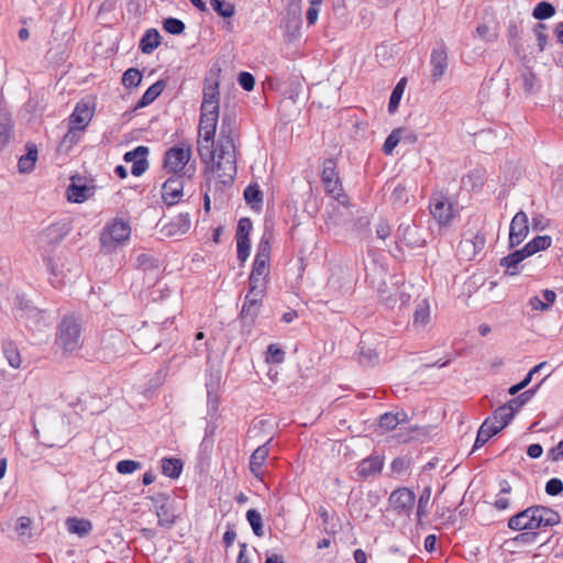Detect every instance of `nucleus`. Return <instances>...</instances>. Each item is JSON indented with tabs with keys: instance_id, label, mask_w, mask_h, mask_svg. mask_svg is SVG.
I'll list each match as a JSON object with an SVG mask.
<instances>
[{
	"instance_id": "nucleus-1",
	"label": "nucleus",
	"mask_w": 563,
	"mask_h": 563,
	"mask_svg": "<svg viewBox=\"0 0 563 563\" xmlns=\"http://www.w3.org/2000/svg\"><path fill=\"white\" fill-rule=\"evenodd\" d=\"M198 152L201 157L210 156L213 165L212 173L223 185L233 183L236 176V148H217L211 150L210 145L199 143Z\"/></svg>"
},
{
	"instance_id": "nucleus-2",
	"label": "nucleus",
	"mask_w": 563,
	"mask_h": 563,
	"mask_svg": "<svg viewBox=\"0 0 563 563\" xmlns=\"http://www.w3.org/2000/svg\"><path fill=\"white\" fill-rule=\"evenodd\" d=\"M82 325L78 318L73 314L62 318L55 339V345L64 353H74L82 345Z\"/></svg>"
},
{
	"instance_id": "nucleus-3",
	"label": "nucleus",
	"mask_w": 563,
	"mask_h": 563,
	"mask_svg": "<svg viewBox=\"0 0 563 563\" xmlns=\"http://www.w3.org/2000/svg\"><path fill=\"white\" fill-rule=\"evenodd\" d=\"M131 227L122 219H114L107 223L100 234V246L106 253L114 252L120 245L130 239Z\"/></svg>"
},
{
	"instance_id": "nucleus-4",
	"label": "nucleus",
	"mask_w": 563,
	"mask_h": 563,
	"mask_svg": "<svg viewBox=\"0 0 563 563\" xmlns=\"http://www.w3.org/2000/svg\"><path fill=\"white\" fill-rule=\"evenodd\" d=\"M321 179L328 195H330L342 205L347 202V197L343 192L342 184L336 170V163L334 159L327 158L323 161Z\"/></svg>"
},
{
	"instance_id": "nucleus-5",
	"label": "nucleus",
	"mask_w": 563,
	"mask_h": 563,
	"mask_svg": "<svg viewBox=\"0 0 563 563\" xmlns=\"http://www.w3.org/2000/svg\"><path fill=\"white\" fill-rule=\"evenodd\" d=\"M430 212L440 225H449L457 214V207L442 192L430 197Z\"/></svg>"
},
{
	"instance_id": "nucleus-6",
	"label": "nucleus",
	"mask_w": 563,
	"mask_h": 563,
	"mask_svg": "<svg viewBox=\"0 0 563 563\" xmlns=\"http://www.w3.org/2000/svg\"><path fill=\"white\" fill-rule=\"evenodd\" d=\"M131 343L121 332H111L102 339L100 356L104 362H112L129 351Z\"/></svg>"
},
{
	"instance_id": "nucleus-7",
	"label": "nucleus",
	"mask_w": 563,
	"mask_h": 563,
	"mask_svg": "<svg viewBox=\"0 0 563 563\" xmlns=\"http://www.w3.org/2000/svg\"><path fill=\"white\" fill-rule=\"evenodd\" d=\"M191 150L188 145H175L166 151L164 155V168L168 173L178 174L189 163Z\"/></svg>"
},
{
	"instance_id": "nucleus-8",
	"label": "nucleus",
	"mask_w": 563,
	"mask_h": 563,
	"mask_svg": "<svg viewBox=\"0 0 563 563\" xmlns=\"http://www.w3.org/2000/svg\"><path fill=\"white\" fill-rule=\"evenodd\" d=\"M238 123L235 117L224 114L220 125V132L213 146L217 148H236Z\"/></svg>"
},
{
	"instance_id": "nucleus-9",
	"label": "nucleus",
	"mask_w": 563,
	"mask_h": 563,
	"mask_svg": "<svg viewBox=\"0 0 563 563\" xmlns=\"http://www.w3.org/2000/svg\"><path fill=\"white\" fill-rule=\"evenodd\" d=\"M14 316L16 320L23 322L25 327L32 330L45 325L46 321L45 311L22 301H20V306L15 309Z\"/></svg>"
},
{
	"instance_id": "nucleus-10",
	"label": "nucleus",
	"mask_w": 563,
	"mask_h": 563,
	"mask_svg": "<svg viewBox=\"0 0 563 563\" xmlns=\"http://www.w3.org/2000/svg\"><path fill=\"white\" fill-rule=\"evenodd\" d=\"M161 331L162 329L158 325L139 329L134 334V346L139 347L141 351L157 349L162 344V339L157 338V333H161Z\"/></svg>"
},
{
	"instance_id": "nucleus-11",
	"label": "nucleus",
	"mask_w": 563,
	"mask_h": 563,
	"mask_svg": "<svg viewBox=\"0 0 563 563\" xmlns=\"http://www.w3.org/2000/svg\"><path fill=\"white\" fill-rule=\"evenodd\" d=\"M416 496L408 488H398L389 496V504L394 511L398 515H408L415 506Z\"/></svg>"
},
{
	"instance_id": "nucleus-12",
	"label": "nucleus",
	"mask_w": 563,
	"mask_h": 563,
	"mask_svg": "<svg viewBox=\"0 0 563 563\" xmlns=\"http://www.w3.org/2000/svg\"><path fill=\"white\" fill-rule=\"evenodd\" d=\"M448 51L443 41L439 42L431 51L430 66L432 80L439 81L448 68Z\"/></svg>"
},
{
	"instance_id": "nucleus-13",
	"label": "nucleus",
	"mask_w": 563,
	"mask_h": 563,
	"mask_svg": "<svg viewBox=\"0 0 563 563\" xmlns=\"http://www.w3.org/2000/svg\"><path fill=\"white\" fill-rule=\"evenodd\" d=\"M264 290H251L245 296L244 303L241 310V319L244 323L253 324L261 307V301L263 297Z\"/></svg>"
},
{
	"instance_id": "nucleus-14",
	"label": "nucleus",
	"mask_w": 563,
	"mask_h": 563,
	"mask_svg": "<svg viewBox=\"0 0 563 563\" xmlns=\"http://www.w3.org/2000/svg\"><path fill=\"white\" fill-rule=\"evenodd\" d=\"M529 233L528 216L523 211H518L511 220L509 230V246L519 245Z\"/></svg>"
},
{
	"instance_id": "nucleus-15",
	"label": "nucleus",
	"mask_w": 563,
	"mask_h": 563,
	"mask_svg": "<svg viewBox=\"0 0 563 563\" xmlns=\"http://www.w3.org/2000/svg\"><path fill=\"white\" fill-rule=\"evenodd\" d=\"M184 194V180L181 176L169 177L162 186V199L168 206L178 203Z\"/></svg>"
},
{
	"instance_id": "nucleus-16",
	"label": "nucleus",
	"mask_w": 563,
	"mask_h": 563,
	"mask_svg": "<svg viewBox=\"0 0 563 563\" xmlns=\"http://www.w3.org/2000/svg\"><path fill=\"white\" fill-rule=\"evenodd\" d=\"M536 514V506L529 507L512 516L508 521V527L518 531L538 529Z\"/></svg>"
},
{
	"instance_id": "nucleus-17",
	"label": "nucleus",
	"mask_w": 563,
	"mask_h": 563,
	"mask_svg": "<svg viewBox=\"0 0 563 563\" xmlns=\"http://www.w3.org/2000/svg\"><path fill=\"white\" fill-rule=\"evenodd\" d=\"M268 274L269 262L263 260H254L253 268L249 278L251 290H265L266 278Z\"/></svg>"
},
{
	"instance_id": "nucleus-18",
	"label": "nucleus",
	"mask_w": 563,
	"mask_h": 563,
	"mask_svg": "<svg viewBox=\"0 0 563 563\" xmlns=\"http://www.w3.org/2000/svg\"><path fill=\"white\" fill-rule=\"evenodd\" d=\"M396 238L404 244L417 247L422 244L417 225L409 219L402 221L397 229Z\"/></svg>"
},
{
	"instance_id": "nucleus-19",
	"label": "nucleus",
	"mask_w": 563,
	"mask_h": 563,
	"mask_svg": "<svg viewBox=\"0 0 563 563\" xmlns=\"http://www.w3.org/2000/svg\"><path fill=\"white\" fill-rule=\"evenodd\" d=\"M190 225L191 221L189 213H179L174 220L162 227L161 233L165 238L183 235L188 232Z\"/></svg>"
},
{
	"instance_id": "nucleus-20",
	"label": "nucleus",
	"mask_w": 563,
	"mask_h": 563,
	"mask_svg": "<svg viewBox=\"0 0 563 563\" xmlns=\"http://www.w3.org/2000/svg\"><path fill=\"white\" fill-rule=\"evenodd\" d=\"M93 111L86 102H78L70 115L69 124L84 130L91 121Z\"/></svg>"
},
{
	"instance_id": "nucleus-21",
	"label": "nucleus",
	"mask_w": 563,
	"mask_h": 563,
	"mask_svg": "<svg viewBox=\"0 0 563 563\" xmlns=\"http://www.w3.org/2000/svg\"><path fill=\"white\" fill-rule=\"evenodd\" d=\"M76 180H80V178H71V184L67 187V197L69 201L81 203L93 194V188L77 184Z\"/></svg>"
},
{
	"instance_id": "nucleus-22",
	"label": "nucleus",
	"mask_w": 563,
	"mask_h": 563,
	"mask_svg": "<svg viewBox=\"0 0 563 563\" xmlns=\"http://www.w3.org/2000/svg\"><path fill=\"white\" fill-rule=\"evenodd\" d=\"M219 119L214 118H201L199 120V137L205 142V145H214V135Z\"/></svg>"
},
{
	"instance_id": "nucleus-23",
	"label": "nucleus",
	"mask_w": 563,
	"mask_h": 563,
	"mask_svg": "<svg viewBox=\"0 0 563 563\" xmlns=\"http://www.w3.org/2000/svg\"><path fill=\"white\" fill-rule=\"evenodd\" d=\"M384 462L380 456H369L364 459L357 466V474L361 477L367 478L369 476L380 473Z\"/></svg>"
},
{
	"instance_id": "nucleus-24",
	"label": "nucleus",
	"mask_w": 563,
	"mask_h": 563,
	"mask_svg": "<svg viewBox=\"0 0 563 563\" xmlns=\"http://www.w3.org/2000/svg\"><path fill=\"white\" fill-rule=\"evenodd\" d=\"M536 512L538 529L541 527H552L560 522V515L551 508L536 506Z\"/></svg>"
},
{
	"instance_id": "nucleus-25",
	"label": "nucleus",
	"mask_w": 563,
	"mask_h": 563,
	"mask_svg": "<svg viewBox=\"0 0 563 563\" xmlns=\"http://www.w3.org/2000/svg\"><path fill=\"white\" fill-rule=\"evenodd\" d=\"M498 432L499 430L495 427V422H492V419H485L478 429L473 451L485 445L487 441Z\"/></svg>"
},
{
	"instance_id": "nucleus-26",
	"label": "nucleus",
	"mask_w": 563,
	"mask_h": 563,
	"mask_svg": "<svg viewBox=\"0 0 563 563\" xmlns=\"http://www.w3.org/2000/svg\"><path fill=\"white\" fill-rule=\"evenodd\" d=\"M429 321H430V305H429V301L424 298L421 301H419L416 306L412 325L417 330L424 329L426 325L429 323Z\"/></svg>"
},
{
	"instance_id": "nucleus-27",
	"label": "nucleus",
	"mask_w": 563,
	"mask_h": 563,
	"mask_svg": "<svg viewBox=\"0 0 563 563\" xmlns=\"http://www.w3.org/2000/svg\"><path fill=\"white\" fill-rule=\"evenodd\" d=\"M156 516L158 519V525L163 528H172L176 521V515L174 511L173 501L167 504L157 505L156 507Z\"/></svg>"
},
{
	"instance_id": "nucleus-28",
	"label": "nucleus",
	"mask_w": 563,
	"mask_h": 563,
	"mask_svg": "<svg viewBox=\"0 0 563 563\" xmlns=\"http://www.w3.org/2000/svg\"><path fill=\"white\" fill-rule=\"evenodd\" d=\"M301 24V5L288 4L287 16H286V30L292 36L299 33Z\"/></svg>"
},
{
	"instance_id": "nucleus-29",
	"label": "nucleus",
	"mask_w": 563,
	"mask_h": 563,
	"mask_svg": "<svg viewBox=\"0 0 563 563\" xmlns=\"http://www.w3.org/2000/svg\"><path fill=\"white\" fill-rule=\"evenodd\" d=\"M26 154L22 155L18 162L20 173H30L34 169L35 162L37 159V147L33 143L25 145Z\"/></svg>"
},
{
	"instance_id": "nucleus-30",
	"label": "nucleus",
	"mask_w": 563,
	"mask_h": 563,
	"mask_svg": "<svg viewBox=\"0 0 563 563\" xmlns=\"http://www.w3.org/2000/svg\"><path fill=\"white\" fill-rule=\"evenodd\" d=\"M408 419V415L405 411H398L396 413L386 412L379 418V427L384 430L390 431L398 424L406 423Z\"/></svg>"
},
{
	"instance_id": "nucleus-31",
	"label": "nucleus",
	"mask_w": 563,
	"mask_h": 563,
	"mask_svg": "<svg viewBox=\"0 0 563 563\" xmlns=\"http://www.w3.org/2000/svg\"><path fill=\"white\" fill-rule=\"evenodd\" d=\"M65 525L70 533L80 538L88 536L92 530V523L87 519L71 517L66 520Z\"/></svg>"
},
{
	"instance_id": "nucleus-32",
	"label": "nucleus",
	"mask_w": 563,
	"mask_h": 563,
	"mask_svg": "<svg viewBox=\"0 0 563 563\" xmlns=\"http://www.w3.org/2000/svg\"><path fill=\"white\" fill-rule=\"evenodd\" d=\"M161 44V35L156 29H150L140 41V48L144 54H151Z\"/></svg>"
},
{
	"instance_id": "nucleus-33",
	"label": "nucleus",
	"mask_w": 563,
	"mask_h": 563,
	"mask_svg": "<svg viewBox=\"0 0 563 563\" xmlns=\"http://www.w3.org/2000/svg\"><path fill=\"white\" fill-rule=\"evenodd\" d=\"M2 354L12 368L16 369L21 367L22 358L15 343L4 341L2 343Z\"/></svg>"
},
{
	"instance_id": "nucleus-34",
	"label": "nucleus",
	"mask_w": 563,
	"mask_h": 563,
	"mask_svg": "<svg viewBox=\"0 0 563 563\" xmlns=\"http://www.w3.org/2000/svg\"><path fill=\"white\" fill-rule=\"evenodd\" d=\"M165 82L158 80L147 88L141 99L137 101L135 109L144 108L151 104L164 90Z\"/></svg>"
},
{
	"instance_id": "nucleus-35",
	"label": "nucleus",
	"mask_w": 563,
	"mask_h": 563,
	"mask_svg": "<svg viewBox=\"0 0 563 563\" xmlns=\"http://www.w3.org/2000/svg\"><path fill=\"white\" fill-rule=\"evenodd\" d=\"M515 413L510 410L507 405L498 407L490 417L492 422H495V427L501 431L514 418Z\"/></svg>"
},
{
	"instance_id": "nucleus-36",
	"label": "nucleus",
	"mask_w": 563,
	"mask_h": 563,
	"mask_svg": "<svg viewBox=\"0 0 563 563\" xmlns=\"http://www.w3.org/2000/svg\"><path fill=\"white\" fill-rule=\"evenodd\" d=\"M268 452L269 450L268 448H266V444H263L258 446L251 455L250 470L256 477H260L258 471L263 466L268 455Z\"/></svg>"
},
{
	"instance_id": "nucleus-37",
	"label": "nucleus",
	"mask_w": 563,
	"mask_h": 563,
	"mask_svg": "<svg viewBox=\"0 0 563 563\" xmlns=\"http://www.w3.org/2000/svg\"><path fill=\"white\" fill-rule=\"evenodd\" d=\"M244 199L255 210H260L263 201V192L257 184H250L244 189Z\"/></svg>"
},
{
	"instance_id": "nucleus-38",
	"label": "nucleus",
	"mask_w": 563,
	"mask_h": 563,
	"mask_svg": "<svg viewBox=\"0 0 563 563\" xmlns=\"http://www.w3.org/2000/svg\"><path fill=\"white\" fill-rule=\"evenodd\" d=\"M161 463H162V472L164 475H166L170 478L179 477L181 470H183V463L179 459L164 457Z\"/></svg>"
},
{
	"instance_id": "nucleus-39",
	"label": "nucleus",
	"mask_w": 563,
	"mask_h": 563,
	"mask_svg": "<svg viewBox=\"0 0 563 563\" xmlns=\"http://www.w3.org/2000/svg\"><path fill=\"white\" fill-rule=\"evenodd\" d=\"M219 101H220L219 81L211 80V79L207 78L206 82H205V87H203L202 102L219 103Z\"/></svg>"
},
{
	"instance_id": "nucleus-40",
	"label": "nucleus",
	"mask_w": 563,
	"mask_h": 563,
	"mask_svg": "<svg viewBox=\"0 0 563 563\" xmlns=\"http://www.w3.org/2000/svg\"><path fill=\"white\" fill-rule=\"evenodd\" d=\"M551 243H552L551 236L539 235L526 244V251L528 254L533 255L539 251H543V250H547L548 247H550Z\"/></svg>"
},
{
	"instance_id": "nucleus-41",
	"label": "nucleus",
	"mask_w": 563,
	"mask_h": 563,
	"mask_svg": "<svg viewBox=\"0 0 563 563\" xmlns=\"http://www.w3.org/2000/svg\"><path fill=\"white\" fill-rule=\"evenodd\" d=\"M246 520L250 523L253 533L256 537L264 536V526L262 520V515L256 509H249L246 511Z\"/></svg>"
},
{
	"instance_id": "nucleus-42",
	"label": "nucleus",
	"mask_w": 563,
	"mask_h": 563,
	"mask_svg": "<svg viewBox=\"0 0 563 563\" xmlns=\"http://www.w3.org/2000/svg\"><path fill=\"white\" fill-rule=\"evenodd\" d=\"M210 5L222 18H231L235 13V5L224 0H210Z\"/></svg>"
},
{
	"instance_id": "nucleus-43",
	"label": "nucleus",
	"mask_w": 563,
	"mask_h": 563,
	"mask_svg": "<svg viewBox=\"0 0 563 563\" xmlns=\"http://www.w3.org/2000/svg\"><path fill=\"white\" fill-rule=\"evenodd\" d=\"M405 85H406V79L402 78L399 80V82L393 89L390 98H389V102H388V111L390 113H394L397 110L399 102L401 100V97L404 95Z\"/></svg>"
},
{
	"instance_id": "nucleus-44",
	"label": "nucleus",
	"mask_w": 563,
	"mask_h": 563,
	"mask_svg": "<svg viewBox=\"0 0 563 563\" xmlns=\"http://www.w3.org/2000/svg\"><path fill=\"white\" fill-rule=\"evenodd\" d=\"M255 260L268 261L271 260V234L264 233L255 255Z\"/></svg>"
},
{
	"instance_id": "nucleus-45",
	"label": "nucleus",
	"mask_w": 563,
	"mask_h": 563,
	"mask_svg": "<svg viewBox=\"0 0 563 563\" xmlns=\"http://www.w3.org/2000/svg\"><path fill=\"white\" fill-rule=\"evenodd\" d=\"M554 13L555 9L550 2L541 1L534 7L532 15L537 20H545L554 15Z\"/></svg>"
},
{
	"instance_id": "nucleus-46",
	"label": "nucleus",
	"mask_w": 563,
	"mask_h": 563,
	"mask_svg": "<svg viewBox=\"0 0 563 563\" xmlns=\"http://www.w3.org/2000/svg\"><path fill=\"white\" fill-rule=\"evenodd\" d=\"M405 132L404 129H395L391 131V133L387 136L385 140V143L383 145V152L386 155H390L394 151V148L399 144L401 140V134Z\"/></svg>"
},
{
	"instance_id": "nucleus-47",
	"label": "nucleus",
	"mask_w": 563,
	"mask_h": 563,
	"mask_svg": "<svg viewBox=\"0 0 563 563\" xmlns=\"http://www.w3.org/2000/svg\"><path fill=\"white\" fill-rule=\"evenodd\" d=\"M142 81V74L136 68H129L122 76V84L126 88L137 87Z\"/></svg>"
},
{
	"instance_id": "nucleus-48",
	"label": "nucleus",
	"mask_w": 563,
	"mask_h": 563,
	"mask_svg": "<svg viewBox=\"0 0 563 563\" xmlns=\"http://www.w3.org/2000/svg\"><path fill=\"white\" fill-rule=\"evenodd\" d=\"M520 256L518 253L512 252L511 254L503 257L500 260V265L506 267V273L510 275H516L518 272V264L521 263Z\"/></svg>"
},
{
	"instance_id": "nucleus-49",
	"label": "nucleus",
	"mask_w": 563,
	"mask_h": 563,
	"mask_svg": "<svg viewBox=\"0 0 563 563\" xmlns=\"http://www.w3.org/2000/svg\"><path fill=\"white\" fill-rule=\"evenodd\" d=\"M538 386L536 388H531L529 390L523 391L517 398L509 400L506 405L510 408V410L515 413L520 407H522L527 401L531 399L534 395Z\"/></svg>"
},
{
	"instance_id": "nucleus-50",
	"label": "nucleus",
	"mask_w": 563,
	"mask_h": 563,
	"mask_svg": "<svg viewBox=\"0 0 563 563\" xmlns=\"http://www.w3.org/2000/svg\"><path fill=\"white\" fill-rule=\"evenodd\" d=\"M163 29L172 35H179L185 31V23L176 18H166L163 21Z\"/></svg>"
},
{
	"instance_id": "nucleus-51",
	"label": "nucleus",
	"mask_w": 563,
	"mask_h": 563,
	"mask_svg": "<svg viewBox=\"0 0 563 563\" xmlns=\"http://www.w3.org/2000/svg\"><path fill=\"white\" fill-rule=\"evenodd\" d=\"M521 81H522V88L526 92L531 93L533 92L538 87V79L536 75L530 69H525L521 73Z\"/></svg>"
},
{
	"instance_id": "nucleus-52",
	"label": "nucleus",
	"mask_w": 563,
	"mask_h": 563,
	"mask_svg": "<svg viewBox=\"0 0 563 563\" xmlns=\"http://www.w3.org/2000/svg\"><path fill=\"white\" fill-rule=\"evenodd\" d=\"M135 265L143 271H150L157 267L156 260L147 253L137 254L135 257Z\"/></svg>"
},
{
	"instance_id": "nucleus-53",
	"label": "nucleus",
	"mask_w": 563,
	"mask_h": 563,
	"mask_svg": "<svg viewBox=\"0 0 563 563\" xmlns=\"http://www.w3.org/2000/svg\"><path fill=\"white\" fill-rule=\"evenodd\" d=\"M285 360V352L276 344L268 345L266 361L273 364H280Z\"/></svg>"
},
{
	"instance_id": "nucleus-54",
	"label": "nucleus",
	"mask_w": 563,
	"mask_h": 563,
	"mask_svg": "<svg viewBox=\"0 0 563 563\" xmlns=\"http://www.w3.org/2000/svg\"><path fill=\"white\" fill-rule=\"evenodd\" d=\"M309 8L306 13V19L308 25H313L318 21V15L320 11V7L322 4V0H308Z\"/></svg>"
},
{
	"instance_id": "nucleus-55",
	"label": "nucleus",
	"mask_w": 563,
	"mask_h": 563,
	"mask_svg": "<svg viewBox=\"0 0 563 563\" xmlns=\"http://www.w3.org/2000/svg\"><path fill=\"white\" fill-rule=\"evenodd\" d=\"M390 199L393 205L402 206L408 200L407 189L404 185L398 184L391 191Z\"/></svg>"
},
{
	"instance_id": "nucleus-56",
	"label": "nucleus",
	"mask_w": 563,
	"mask_h": 563,
	"mask_svg": "<svg viewBox=\"0 0 563 563\" xmlns=\"http://www.w3.org/2000/svg\"><path fill=\"white\" fill-rule=\"evenodd\" d=\"M431 490L429 487L424 488L422 494L419 497L418 500V507H417V517L418 520H421V518L426 515L427 507L430 501Z\"/></svg>"
},
{
	"instance_id": "nucleus-57",
	"label": "nucleus",
	"mask_w": 563,
	"mask_h": 563,
	"mask_svg": "<svg viewBox=\"0 0 563 563\" xmlns=\"http://www.w3.org/2000/svg\"><path fill=\"white\" fill-rule=\"evenodd\" d=\"M141 467V463L133 460H122L118 462L115 468L120 474H132Z\"/></svg>"
},
{
	"instance_id": "nucleus-58",
	"label": "nucleus",
	"mask_w": 563,
	"mask_h": 563,
	"mask_svg": "<svg viewBox=\"0 0 563 563\" xmlns=\"http://www.w3.org/2000/svg\"><path fill=\"white\" fill-rule=\"evenodd\" d=\"M457 252L464 260L467 261H472L477 255L476 251L466 239L459 243Z\"/></svg>"
},
{
	"instance_id": "nucleus-59",
	"label": "nucleus",
	"mask_w": 563,
	"mask_h": 563,
	"mask_svg": "<svg viewBox=\"0 0 563 563\" xmlns=\"http://www.w3.org/2000/svg\"><path fill=\"white\" fill-rule=\"evenodd\" d=\"M252 231V221L249 218H242L239 220L236 229V239L250 240L249 235Z\"/></svg>"
},
{
	"instance_id": "nucleus-60",
	"label": "nucleus",
	"mask_w": 563,
	"mask_h": 563,
	"mask_svg": "<svg viewBox=\"0 0 563 563\" xmlns=\"http://www.w3.org/2000/svg\"><path fill=\"white\" fill-rule=\"evenodd\" d=\"M547 25L543 23H538L534 27V34L538 42L539 51H544L547 44H548V35L545 33Z\"/></svg>"
},
{
	"instance_id": "nucleus-61",
	"label": "nucleus",
	"mask_w": 563,
	"mask_h": 563,
	"mask_svg": "<svg viewBox=\"0 0 563 563\" xmlns=\"http://www.w3.org/2000/svg\"><path fill=\"white\" fill-rule=\"evenodd\" d=\"M200 117L219 119V103L202 102Z\"/></svg>"
},
{
	"instance_id": "nucleus-62",
	"label": "nucleus",
	"mask_w": 563,
	"mask_h": 563,
	"mask_svg": "<svg viewBox=\"0 0 563 563\" xmlns=\"http://www.w3.org/2000/svg\"><path fill=\"white\" fill-rule=\"evenodd\" d=\"M238 258L244 263L250 255L251 242L250 240L236 239Z\"/></svg>"
},
{
	"instance_id": "nucleus-63",
	"label": "nucleus",
	"mask_w": 563,
	"mask_h": 563,
	"mask_svg": "<svg viewBox=\"0 0 563 563\" xmlns=\"http://www.w3.org/2000/svg\"><path fill=\"white\" fill-rule=\"evenodd\" d=\"M238 81L240 86L246 91H251L254 89L255 78L251 73L241 71L239 74Z\"/></svg>"
},
{
	"instance_id": "nucleus-64",
	"label": "nucleus",
	"mask_w": 563,
	"mask_h": 563,
	"mask_svg": "<svg viewBox=\"0 0 563 563\" xmlns=\"http://www.w3.org/2000/svg\"><path fill=\"white\" fill-rule=\"evenodd\" d=\"M563 492V482L560 478H551L545 484V493L550 496H558Z\"/></svg>"
}]
</instances>
